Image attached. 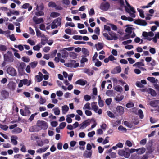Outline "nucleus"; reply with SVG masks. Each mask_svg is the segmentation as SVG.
<instances>
[{"mask_svg": "<svg viewBox=\"0 0 159 159\" xmlns=\"http://www.w3.org/2000/svg\"><path fill=\"white\" fill-rule=\"evenodd\" d=\"M125 151L124 150H121L118 151V154L121 156H124L125 158H128L130 155L129 152H128L127 148H125Z\"/></svg>", "mask_w": 159, "mask_h": 159, "instance_id": "7ed1b4c3", "label": "nucleus"}, {"mask_svg": "<svg viewBox=\"0 0 159 159\" xmlns=\"http://www.w3.org/2000/svg\"><path fill=\"white\" fill-rule=\"evenodd\" d=\"M97 102H93L91 104L92 109L96 113L97 112V111L98 109V107L97 105Z\"/></svg>", "mask_w": 159, "mask_h": 159, "instance_id": "aec40b11", "label": "nucleus"}, {"mask_svg": "<svg viewBox=\"0 0 159 159\" xmlns=\"http://www.w3.org/2000/svg\"><path fill=\"white\" fill-rule=\"evenodd\" d=\"M79 66V63H76V61L74 60H70V67L76 68Z\"/></svg>", "mask_w": 159, "mask_h": 159, "instance_id": "dca6fc26", "label": "nucleus"}, {"mask_svg": "<svg viewBox=\"0 0 159 159\" xmlns=\"http://www.w3.org/2000/svg\"><path fill=\"white\" fill-rule=\"evenodd\" d=\"M133 66L139 67L140 66H144V64L141 62H137L135 63V64H134Z\"/></svg>", "mask_w": 159, "mask_h": 159, "instance_id": "de8ad7c7", "label": "nucleus"}, {"mask_svg": "<svg viewBox=\"0 0 159 159\" xmlns=\"http://www.w3.org/2000/svg\"><path fill=\"white\" fill-rule=\"evenodd\" d=\"M83 53L86 56H89V52L88 50L85 48H82V50Z\"/></svg>", "mask_w": 159, "mask_h": 159, "instance_id": "f704fd0d", "label": "nucleus"}, {"mask_svg": "<svg viewBox=\"0 0 159 159\" xmlns=\"http://www.w3.org/2000/svg\"><path fill=\"white\" fill-rule=\"evenodd\" d=\"M33 20L36 24H39L43 22V18H38L34 17L33 18Z\"/></svg>", "mask_w": 159, "mask_h": 159, "instance_id": "a211bd4d", "label": "nucleus"}, {"mask_svg": "<svg viewBox=\"0 0 159 159\" xmlns=\"http://www.w3.org/2000/svg\"><path fill=\"white\" fill-rule=\"evenodd\" d=\"M115 89L117 91L121 92L123 90V88L120 86H116L115 87Z\"/></svg>", "mask_w": 159, "mask_h": 159, "instance_id": "4c0bfd02", "label": "nucleus"}, {"mask_svg": "<svg viewBox=\"0 0 159 159\" xmlns=\"http://www.w3.org/2000/svg\"><path fill=\"white\" fill-rule=\"evenodd\" d=\"M22 131V130L21 128L19 127H16L12 131V132L14 133H21Z\"/></svg>", "mask_w": 159, "mask_h": 159, "instance_id": "2f4dec72", "label": "nucleus"}, {"mask_svg": "<svg viewBox=\"0 0 159 159\" xmlns=\"http://www.w3.org/2000/svg\"><path fill=\"white\" fill-rule=\"evenodd\" d=\"M49 146H47L43 148H39V149H38L36 151V152L37 153H40L44 152L45 151H46V150L49 148Z\"/></svg>", "mask_w": 159, "mask_h": 159, "instance_id": "4be33fe9", "label": "nucleus"}, {"mask_svg": "<svg viewBox=\"0 0 159 159\" xmlns=\"http://www.w3.org/2000/svg\"><path fill=\"white\" fill-rule=\"evenodd\" d=\"M44 7L43 3H41L39 6L38 5L37 6L36 10L38 11L40 10L41 11L43 10L44 9Z\"/></svg>", "mask_w": 159, "mask_h": 159, "instance_id": "e433bc0d", "label": "nucleus"}, {"mask_svg": "<svg viewBox=\"0 0 159 159\" xmlns=\"http://www.w3.org/2000/svg\"><path fill=\"white\" fill-rule=\"evenodd\" d=\"M92 155V151L88 152L85 151L84 153V157L86 158H90Z\"/></svg>", "mask_w": 159, "mask_h": 159, "instance_id": "6ab92c4d", "label": "nucleus"}, {"mask_svg": "<svg viewBox=\"0 0 159 159\" xmlns=\"http://www.w3.org/2000/svg\"><path fill=\"white\" fill-rule=\"evenodd\" d=\"M138 113L139 118L141 119H143L144 117V115L142 110L141 109L139 110Z\"/></svg>", "mask_w": 159, "mask_h": 159, "instance_id": "a18cd8bd", "label": "nucleus"}, {"mask_svg": "<svg viewBox=\"0 0 159 159\" xmlns=\"http://www.w3.org/2000/svg\"><path fill=\"white\" fill-rule=\"evenodd\" d=\"M0 128L4 131H6L7 130L8 127L6 125H2L0 124Z\"/></svg>", "mask_w": 159, "mask_h": 159, "instance_id": "37998d69", "label": "nucleus"}, {"mask_svg": "<svg viewBox=\"0 0 159 159\" xmlns=\"http://www.w3.org/2000/svg\"><path fill=\"white\" fill-rule=\"evenodd\" d=\"M134 23L139 25L143 26H145L147 24V22L145 20L141 19L136 20L134 21Z\"/></svg>", "mask_w": 159, "mask_h": 159, "instance_id": "423d86ee", "label": "nucleus"}, {"mask_svg": "<svg viewBox=\"0 0 159 159\" xmlns=\"http://www.w3.org/2000/svg\"><path fill=\"white\" fill-rule=\"evenodd\" d=\"M124 98V96L121 95L120 97L117 96L115 98V100L117 102H120Z\"/></svg>", "mask_w": 159, "mask_h": 159, "instance_id": "49530a36", "label": "nucleus"}, {"mask_svg": "<svg viewBox=\"0 0 159 159\" xmlns=\"http://www.w3.org/2000/svg\"><path fill=\"white\" fill-rule=\"evenodd\" d=\"M107 113L108 116L111 118H114L115 117V116L114 114L110 111H107Z\"/></svg>", "mask_w": 159, "mask_h": 159, "instance_id": "680f3d73", "label": "nucleus"}, {"mask_svg": "<svg viewBox=\"0 0 159 159\" xmlns=\"http://www.w3.org/2000/svg\"><path fill=\"white\" fill-rule=\"evenodd\" d=\"M69 110V107L67 105H64L62 107V111L63 114H66Z\"/></svg>", "mask_w": 159, "mask_h": 159, "instance_id": "473e14b6", "label": "nucleus"}, {"mask_svg": "<svg viewBox=\"0 0 159 159\" xmlns=\"http://www.w3.org/2000/svg\"><path fill=\"white\" fill-rule=\"evenodd\" d=\"M148 92L152 96L154 97L157 94L155 91L151 88H149Z\"/></svg>", "mask_w": 159, "mask_h": 159, "instance_id": "c85d7f7f", "label": "nucleus"}, {"mask_svg": "<svg viewBox=\"0 0 159 159\" xmlns=\"http://www.w3.org/2000/svg\"><path fill=\"white\" fill-rule=\"evenodd\" d=\"M159 102V100H154L150 102V105L153 107H157Z\"/></svg>", "mask_w": 159, "mask_h": 159, "instance_id": "ddd939ff", "label": "nucleus"}, {"mask_svg": "<svg viewBox=\"0 0 159 159\" xmlns=\"http://www.w3.org/2000/svg\"><path fill=\"white\" fill-rule=\"evenodd\" d=\"M84 72L85 73L88 74V75L89 76L92 75L94 73V71L93 70L86 68L84 69Z\"/></svg>", "mask_w": 159, "mask_h": 159, "instance_id": "412c9836", "label": "nucleus"}, {"mask_svg": "<svg viewBox=\"0 0 159 159\" xmlns=\"http://www.w3.org/2000/svg\"><path fill=\"white\" fill-rule=\"evenodd\" d=\"M118 129L119 130L121 131H123L125 132H127L126 129L125 128L123 127L122 125L118 127Z\"/></svg>", "mask_w": 159, "mask_h": 159, "instance_id": "ea45409f", "label": "nucleus"}, {"mask_svg": "<svg viewBox=\"0 0 159 159\" xmlns=\"http://www.w3.org/2000/svg\"><path fill=\"white\" fill-rule=\"evenodd\" d=\"M48 6L52 8H55L56 6V4L52 2H50L48 4Z\"/></svg>", "mask_w": 159, "mask_h": 159, "instance_id": "3c124183", "label": "nucleus"}, {"mask_svg": "<svg viewBox=\"0 0 159 159\" xmlns=\"http://www.w3.org/2000/svg\"><path fill=\"white\" fill-rule=\"evenodd\" d=\"M86 57V56L85 55L84 56V57H82V59L80 60V62L81 64L84 63L88 61V59L85 58Z\"/></svg>", "mask_w": 159, "mask_h": 159, "instance_id": "09e8293b", "label": "nucleus"}, {"mask_svg": "<svg viewBox=\"0 0 159 159\" xmlns=\"http://www.w3.org/2000/svg\"><path fill=\"white\" fill-rule=\"evenodd\" d=\"M110 6V5L109 2H104L101 4L100 8L102 10L107 11L109 9Z\"/></svg>", "mask_w": 159, "mask_h": 159, "instance_id": "20e7f679", "label": "nucleus"}, {"mask_svg": "<svg viewBox=\"0 0 159 159\" xmlns=\"http://www.w3.org/2000/svg\"><path fill=\"white\" fill-rule=\"evenodd\" d=\"M57 50L56 49L54 50L52 52L50 55V58H53L56 55V53H57Z\"/></svg>", "mask_w": 159, "mask_h": 159, "instance_id": "c03bdc74", "label": "nucleus"}, {"mask_svg": "<svg viewBox=\"0 0 159 159\" xmlns=\"http://www.w3.org/2000/svg\"><path fill=\"white\" fill-rule=\"evenodd\" d=\"M7 71L8 74L13 76H16L17 74L15 69L11 66H9L7 68Z\"/></svg>", "mask_w": 159, "mask_h": 159, "instance_id": "39448f33", "label": "nucleus"}, {"mask_svg": "<svg viewBox=\"0 0 159 159\" xmlns=\"http://www.w3.org/2000/svg\"><path fill=\"white\" fill-rule=\"evenodd\" d=\"M38 114V113H35L34 114H32L29 119V120L30 122L32 121L33 120L35 116L37 115Z\"/></svg>", "mask_w": 159, "mask_h": 159, "instance_id": "6e6d98bb", "label": "nucleus"}, {"mask_svg": "<svg viewBox=\"0 0 159 159\" xmlns=\"http://www.w3.org/2000/svg\"><path fill=\"white\" fill-rule=\"evenodd\" d=\"M10 39L12 41H15L16 40V39L15 37L14 34H12L11 35H8Z\"/></svg>", "mask_w": 159, "mask_h": 159, "instance_id": "774afa93", "label": "nucleus"}, {"mask_svg": "<svg viewBox=\"0 0 159 159\" xmlns=\"http://www.w3.org/2000/svg\"><path fill=\"white\" fill-rule=\"evenodd\" d=\"M79 125V123L77 122H75V123L73 124V126L70 125V130H72L73 129V127L74 128H77L78 126Z\"/></svg>", "mask_w": 159, "mask_h": 159, "instance_id": "79ce46f5", "label": "nucleus"}, {"mask_svg": "<svg viewBox=\"0 0 159 159\" xmlns=\"http://www.w3.org/2000/svg\"><path fill=\"white\" fill-rule=\"evenodd\" d=\"M54 114L56 115H59L60 111L59 108L57 107H55L53 109Z\"/></svg>", "mask_w": 159, "mask_h": 159, "instance_id": "7c9ffc66", "label": "nucleus"}, {"mask_svg": "<svg viewBox=\"0 0 159 159\" xmlns=\"http://www.w3.org/2000/svg\"><path fill=\"white\" fill-rule=\"evenodd\" d=\"M116 111L120 115H122L125 111L124 108L120 106H117L116 107Z\"/></svg>", "mask_w": 159, "mask_h": 159, "instance_id": "1a4fd4ad", "label": "nucleus"}, {"mask_svg": "<svg viewBox=\"0 0 159 159\" xmlns=\"http://www.w3.org/2000/svg\"><path fill=\"white\" fill-rule=\"evenodd\" d=\"M134 104L132 102L128 103L126 104V107L128 108L133 107H134Z\"/></svg>", "mask_w": 159, "mask_h": 159, "instance_id": "bf43d9fd", "label": "nucleus"}, {"mask_svg": "<svg viewBox=\"0 0 159 159\" xmlns=\"http://www.w3.org/2000/svg\"><path fill=\"white\" fill-rule=\"evenodd\" d=\"M112 99L111 98H107L105 101L106 104L107 105H109L112 102Z\"/></svg>", "mask_w": 159, "mask_h": 159, "instance_id": "052dcab7", "label": "nucleus"}, {"mask_svg": "<svg viewBox=\"0 0 159 159\" xmlns=\"http://www.w3.org/2000/svg\"><path fill=\"white\" fill-rule=\"evenodd\" d=\"M44 15V12L42 11H39L35 13V15L38 16H43Z\"/></svg>", "mask_w": 159, "mask_h": 159, "instance_id": "5fc2aeb1", "label": "nucleus"}, {"mask_svg": "<svg viewBox=\"0 0 159 159\" xmlns=\"http://www.w3.org/2000/svg\"><path fill=\"white\" fill-rule=\"evenodd\" d=\"M17 137L16 136H12L11 137V141L14 145H16L17 144V141L16 139Z\"/></svg>", "mask_w": 159, "mask_h": 159, "instance_id": "a878e982", "label": "nucleus"}, {"mask_svg": "<svg viewBox=\"0 0 159 159\" xmlns=\"http://www.w3.org/2000/svg\"><path fill=\"white\" fill-rule=\"evenodd\" d=\"M26 66V64L24 63H21L18 67V70L19 72H20V71H23Z\"/></svg>", "mask_w": 159, "mask_h": 159, "instance_id": "f3484780", "label": "nucleus"}, {"mask_svg": "<svg viewBox=\"0 0 159 159\" xmlns=\"http://www.w3.org/2000/svg\"><path fill=\"white\" fill-rule=\"evenodd\" d=\"M61 19L59 18H57L55 19L53 22L52 23L56 24L59 26L61 25Z\"/></svg>", "mask_w": 159, "mask_h": 159, "instance_id": "bb28decb", "label": "nucleus"}, {"mask_svg": "<svg viewBox=\"0 0 159 159\" xmlns=\"http://www.w3.org/2000/svg\"><path fill=\"white\" fill-rule=\"evenodd\" d=\"M3 59L5 62L8 63L13 62L14 61V57L12 52L9 50L6 53L3 54Z\"/></svg>", "mask_w": 159, "mask_h": 159, "instance_id": "f257e3e1", "label": "nucleus"}, {"mask_svg": "<svg viewBox=\"0 0 159 159\" xmlns=\"http://www.w3.org/2000/svg\"><path fill=\"white\" fill-rule=\"evenodd\" d=\"M125 8L126 11L127 13H129L131 17L134 18L135 17V15L134 14L135 13H131V11L129 9V8L127 6H125Z\"/></svg>", "mask_w": 159, "mask_h": 159, "instance_id": "5701e85b", "label": "nucleus"}, {"mask_svg": "<svg viewBox=\"0 0 159 159\" xmlns=\"http://www.w3.org/2000/svg\"><path fill=\"white\" fill-rule=\"evenodd\" d=\"M145 148H141L136 149V151L139 154H142L145 151Z\"/></svg>", "mask_w": 159, "mask_h": 159, "instance_id": "393cba45", "label": "nucleus"}, {"mask_svg": "<svg viewBox=\"0 0 159 159\" xmlns=\"http://www.w3.org/2000/svg\"><path fill=\"white\" fill-rule=\"evenodd\" d=\"M24 108V111L25 112V116H27L30 114L31 112L29 110V109H30V106H26L25 105Z\"/></svg>", "mask_w": 159, "mask_h": 159, "instance_id": "4468645a", "label": "nucleus"}, {"mask_svg": "<svg viewBox=\"0 0 159 159\" xmlns=\"http://www.w3.org/2000/svg\"><path fill=\"white\" fill-rule=\"evenodd\" d=\"M130 38V34H126L125 35L122 37V40H124Z\"/></svg>", "mask_w": 159, "mask_h": 159, "instance_id": "864d4df0", "label": "nucleus"}, {"mask_svg": "<svg viewBox=\"0 0 159 159\" xmlns=\"http://www.w3.org/2000/svg\"><path fill=\"white\" fill-rule=\"evenodd\" d=\"M16 85V84L15 82L11 81L9 83L7 86L10 89L13 91L15 89Z\"/></svg>", "mask_w": 159, "mask_h": 159, "instance_id": "9d476101", "label": "nucleus"}, {"mask_svg": "<svg viewBox=\"0 0 159 159\" xmlns=\"http://www.w3.org/2000/svg\"><path fill=\"white\" fill-rule=\"evenodd\" d=\"M1 95L4 99L7 98L9 95V93L6 90H3L1 92Z\"/></svg>", "mask_w": 159, "mask_h": 159, "instance_id": "2eb2a0df", "label": "nucleus"}, {"mask_svg": "<svg viewBox=\"0 0 159 159\" xmlns=\"http://www.w3.org/2000/svg\"><path fill=\"white\" fill-rule=\"evenodd\" d=\"M125 1L126 5L129 8V10H130L133 13H135L136 12L134 8L133 7H131L126 0H125Z\"/></svg>", "mask_w": 159, "mask_h": 159, "instance_id": "c756f323", "label": "nucleus"}, {"mask_svg": "<svg viewBox=\"0 0 159 159\" xmlns=\"http://www.w3.org/2000/svg\"><path fill=\"white\" fill-rule=\"evenodd\" d=\"M83 109L84 110H85L86 109L90 110L91 109L90 104L89 103H87L83 107Z\"/></svg>", "mask_w": 159, "mask_h": 159, "instance_id": "603ef678", "label": "nucleus"}, {"mask_svg": "<svg viewBox=\"0 0 159 159\" xmlns=\"http://www.w3.org/2000/svg\"><path fill=\"white\" fill-rule=\"evenodd\" d=\"M137 10L139 12L140 16L142 18H144L145 17L144 14V12L142 9L137 8Z\"/></svg>", "mask_w": 159, "mask_h": 159, "instance_id": "c9c22d12", "label": "nucleus"}, {"mask_svg": "<svg viewBox=\"0 0 159 159\" xmlns=\"http://www.w3.org/2000/svg\"><path fill=\"white\" fill-rule=\"evenodd\" d=\"M37 64L38 63L37 62L34 61L30 63V64L32 68H34L36 66Z\"/></svg>", "mask_w": 159, "mask_h": 159, "instance_id": "8fccbe9b", "label": "nucleus"}, {"mask_svg": "<svg viewBox=\"0 0 159 159\" xmlns=\"http://www.w3.org/2000/svg\"><path fill=\"white\" fill-rule=\"evenodd\" d=\"M95 46L97 51L100 50L103 48V44L101 43H99L95 45Z\"/></svg>", "mask_w": 159, "mask_h": 159, "instance_id": "b1692460", "label": "nucleus"}, {"mask_svg": "<svg viewBox=\"0 0 159 159\" xmlns=\"http://www.w3.org/2000/svg\"><path fill=\"white\" fill-rule=\"evenodd\" d=\"M77 55L75 52H70V57H72L73 59H75L77 57Z\"/></svg>", "mask_w": 159, "mask_h": 159, "instance_id": "0e129e2a", "label": "nucleus"}, {"mask_svg": "<svg viewBox=\"0 0 159 159\" xmlns=\"http://www.w3.org/2000/svg\"><path fill=\"white\" fill-rule=\"evenodd\" d=\"M148 80L152 83H157L158 81L157 79H155V78L153 77H148L147 78Z\"/></svg>", "mask_w": 159, "mask_h": 159, "instance_id": "cd10ccee", "label": "nucleus"}, {"mask_svg": "<svg viewBox=\"0 0 159 159\" xmlns=\"http://www.w3.org/2000/svg\"><path fill=\"white\" fill-rule=\"evenodd\" d=\"M37 126L40 129L46 130L48 128V123L44 121L38 120L36 123Z\"/></svg>", "mask_w": 159, "mask_h": 159, "instance_id": "f03ea898", "label": "nucleus"}, {"mask_svg": "<svg viewBox=\"0 0 159 159\" xmlns=\"http://www.w3.org/2000/svg\"><path fill=\"white\" fill-rule=\"evenodd\" d=\"M36 35L38 37H43V36L42 35V33L38 29L36 28L35 29Z\"/></svg>", "mask_w": 159, "mask_h": 159, "instance_id": "58836bf2", "label": "nucleus"}, {"mask_svg": "<svg viewBox=\"0 0 159 159\" xmlns=\"http://www.w3.org/2000/svg\"><path fill=\"white\" fill-rule=\"evenodd\" d=\"M60 14L56 12H52L51 13L50 16L52 17H56L59 16Z\"/></svg>", "mask_w": 159, "mask_h": 159, "instance_id": "a19ab883", "label": "nucleus"}, {"mask_svg": "<svg viewBox=\"0 0 159 159\" xmlns=\"http://www.w3.org/2000/svg\"><path fill=\"white\" fill-rule=\"evenodd\" d=\"M90 122V120H87L83 121L82 123L80 125V129H83L89 125Z\"/></svg>", "mask_w": 159, "mask_h": 159, "instance_id": "6e6552de", "label": "nucleus"}, {"mask_svg": "<svg viewBox=\"0 0 159 159\" xmlns=\"http://www.w3.org/2000/svg\"><path fill=\"white\" fill-rule=\"evenodd\" d=\"M113 93V91L112 90H107L106 93V95L109 96H111Z\"/></svg>", "mask_w": 159, "mask_h": 159, "instance_id": "e2e57ef3", "label": "nucleus"}, {"mask_svg": "<svg viewBox=\"0 0 159 159\" xmlns=\"http://www.w3.org/2000/svg\"><path fill=\"white\" fill-rule=\"evenodd\" d=\"M66 50L69 51L70 47L65 48L63 49L60 51V52L61 53V57L62 58H65L68 55V53L66 51Z\"/></svg>", "mask_w": 159, "mask_h": 159, "instance_id": "0eeeda50", "label": "nucleus"}, {"mask_svg": "<svg viewBox=\"0 0 159 159\" xmlns=\"http://www.w3.org/2000/svg\"><path fill=\"white\" fill-rule=\"evenodd\" d=\"M87 83L86 80H84L83 79H80L78 80L75 82V84H79L81 86L85 85Z\"/></svg>", "mask_w": 159, "mask_h": 159, "instance_id": "9b49d317", "label": "nucleus"}, {"mask_svg": "<svg viewBox=\"0 0 159 159\" xmlns=\"http://www.w3.org/2000/svg\"><path fill=\"white\" fill-rule=\"evenodd\" d=\"M121 71V67L120 66H117L114 68L111 72L112 74H116L120 73Z\"/></svg>", "mask_w": 159, "mask_h": 159, "instance_id": "f8f14e48", "label": "nucleus"}, {"mask_svg": "<svg viewBox=\"0 0 159 159\" xmlns=\"http://www.w3.org/2000/svg\"><path fill=\"white\" fill-rule=\"evenodd\" d=\"M7 49V47L4 45L0 44V51L5 52Z\"/></svg>", "mask_w": 159, "mask_h": 159, "instance_id": "72a5a7b5", "label": "nucleus"}, {"mask_svg": "<svg viewBox=\"0 0 159 159\" xmlns=\"http://www.w3.org/2000/svg\"><path fill=\"white\" fill-rule=\"evenodd\" d=\"M73 38L75 40L79 39L81 40L82 39V37L81 36L75 35L73 36Z\"/></svg>", "mask_w": 159, "mask_h": 159, "instance_id": "4d7b16f0", "label": "nucleus"}, {"mask_svg": "<svg viewBox=\"0 0 159 159\" xmlns=\"http://www.w3.org/2000/svg\"><path fill=\"white\" fill-rule=\"evenodd\" d=\"M22 60L24 62L28 63L30 61V59L29 58L25 56L23 57L22 58Z\"/></svg>", "mask_w": 159, "mask_h": 159, "instance_id": "13d9d810", "label": "nucleus"}, {"mask_svg": "<svg viewBox=\"0 0 159 159\" xmlns=\"http://www.w3.org/2000/svg\"><path fill=\"white\" fill-rule=\"evenodd\" d=\"M40 48V47L39 44H37L33 47V49L35 51H39V50Z\"/></svg>", "mask_w": 159, "mask_h": 159, "instance_id": "338daca9", "label": "nucleus"}, {"mask_svg": "<svg viewBox=\"0 0 159 159\" xmlns=\"http://www.w3.org/2000/svg\"><path fill=\"white\" fill-rule=\"evenodd\" d=\"M125 31L129 34H130L132 33V28L130 27H127L125 29Z\"/></svg>", "mask_w": 159, "mask_h": 159, "instance_id": "69168bd1", "label": "nucleus"}]
</instances>
